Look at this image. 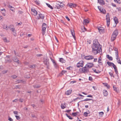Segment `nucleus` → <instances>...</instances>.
<instances>
[{
    "label": "nucleus",
    "mask_w": 121,
    "mask_h": 121,
    "mask_svg": "<svg viewBox=\"0 0 121 121\" xmlns=\"http://www.w3.org/2000/svg\"><path fill=\"white\" fill-rule=\"evenodd\" d=\"M92 48V52L95 54L96 55L98 53L102 52V50L100 45L98 42V40L95 39L93 40Z\"/></svg>",
    "instance_id": "obj_1"
},
{
    "label": "nucleus",
    "mask_w": 121,
    "mask_h": 121,
    "mask_svg": "<svg viewBox=\"0 0 121 121\" xmlns=\"http://www.w3.org/2000/svg\"><path fill=\"white\" fill-rule=\"evenodd\" d=\"M80 70L84 73H88L89 72L88 68L86 65L84 67L80 69Z\"/></svg>",
    "instance_id": "obj_2"
},
{
    "label": "nucleus",
    "mask_w": 121,
    "mask_h": 121,
    "mask_svg": "<svg viewBox=\"0 0 121 121\" xmlns=\"http://www.w3.org/2000/svg\"><path fill=\"white\" fill-rule=\"evenodd\" d=\"M106 20L107 25L108 27L110 24V18L109 14L108 13H107L106 16Z\"/></svg>",
    "instance_id": "obj_3"
},
{
    "label": "nucleus",
    "mask_w": 121,
    "mask_h": 121,
    "mask_svg": "<svg viewBox=\"0 0 121 121\" xmlns=\"http://www.w3.org/2000/svg\"><path fill=\"white\" fill-rule=\"evenodd\" d=\"M44 63L45 65L46 66L47 69H49V60L47 59H45L44 61Z\"/></svg>",
    "instance_id": "obj_4"
},
{
    "label": "nucleus",
    "mask_w": 121,
    "mask_h": 121,
    "mask_svg": "<svg viewBox=\"0 0 121 121\" xmlns=\"http://www.w3.org/2000/svg\"><path fill=\"white\" fill-rule=\"evenodd\" d=\"M46 25V24L45 23H43L42 24V30L43 32V35L45 33L46 29L47 27Z\"/></svg>",
    "instance_id": "obj_5"
},
{
    "label": "nucleus",
    "mask_w": 121,
    "mask_h": 121,
    "mask_svg": "<svg viewBox=\"0 0 121 121\" xmlns=\"http://www.w3.org/2000/svg\"><path fill=\"white\" fill-rule=\"evenodd\" d=\"M84 65V62L83 61H80L77 64L76 66L77 67L79 68L82 67Z\"/></svg>",
    "instance_id": "obj_6"
},
{
    "label": "nucleus",
    "mask_w": 121,
    "mask_h": 121,
    "mask_svg": "<svg viewBox=\"0 0 121 121\" xmlns=\"http://www.w3.org/2000/svg\"><path fill=\"white\" fill-rule=\"evenodd\" d=\"M113 50L116 51L115 52V53L116 56V59L117 60H118L119 59L118 49L117 48H113Z\"/></svg>",
    "instance_id": "obj_7"
},
{
    "label": "nucleus",
    "mask_w": 121,
    "mask_h": 121,
    "mask_svg": "<svg viewBox=\"0 0 121 121\" xmlns=\"http://www.w3.org/2000/svg\"><path fill=\"white\" fill-rule=\"evenodd\" d=\"M59 2V3H60V4H57L56 5V7H55L57 9H60L64 7V6H63L62 5V3H61L60 2Z\"/></svg>",
    "instance_id": "obj_8"
},
{
    "label": "nucleus",
    "mask_w": 121,
    "mask_h": 121,
    "mask_svg": "<svg viewBox=\"0 0 121 121\" xmlns=\"http://www.w3.org/2000/svg\"><path fill=\"white\" fill-rule=\"evenodd\" d=\"M44 14L40 13L38 15L37 18V19H43L44 18Z\"/></svg>",
    "instance_id": "obj_9"
},
{
    "label": "nucleus",
    "mask_w": 121,
    "mask_h": 121,
    "mask_svg": "<svg viewBox=\"0 0 121 121\" xmlns=\"http://www.w3.org/2000/svg\"><path fill=\"white\" fill-rule=\"evenodd\" d=\"M94 59V56L91 55L86 56L85 59L86 60H90Z\"/></svg>",
    "instance_id": "obj_10"
},
{
    "label": "nucleus",
    "mask_w": 121,
    "mask_h": 121,
    "mask_svg": "<svg viewBox=\"0 0 121 121\" xmlns=\"http://www.w3.org/2000/svg\"><path fill=\"white\" fill-rule=\"evenodd\" d=\"M86 65L89 69V68H91L93 66L94 64L91 63H88Z\"/></svg>",
    "instance_id": "obj_11"
},
{
    "label": "nucleus",
    "mask_w": 121,
    "mask_h": 121,
    "mask_svg": "<svg viewBox=\"0 0 121 121\" xmlns=\"http://www.w3.org/2000/svg\"><path fill=\"white\" fill-rule=\"evenodd\" d=\"M98 8L100 11L101 13L104 14H105L106 13L105 10L104 9H101L100 7L99 6H98Z\"/></svg>",
    "instance_id": "obj_12"
},
{
    "label": "nucleus",
    "mask_w": 121,
    "mask_h": 121,
    "mask_svg": "<svg viewBox=\"0 0 121 121\" xmlns=\"http://www.w3.org/2000/svg\"><path fill=\"white\" fill-rule=\"evenodd\" d=\"M70 32L71 34L73 37L74 39L75 40L76 39V38L75 36V33L74 30L73 29H72L70 30Z\"/></svg>",
    "instance_id": "obj_13"
},
{
    "label": "nucleus",
    "mask_w": 121,
    "mask_h": 121,
    "mask_svg": "<svg viewBox=\"0 0 121 121\" xmlns=\"http://www.w3.org/2000/svg\"><path fill=\"white\" fill-rule=\"evenodd\" d=\"M97 28L100 33H101L104 32V29L103 27H97Z\"/></svg>",
    "instance_id": "obj_14"
},
{
    "label": "nucleus",
    "mask_w": 121,
    "mask_h": 121,
    "mask_svg": "<svg viewBox=\"0 0 121 121\" xmlns=\"http://www.w3.org/2000/svg\"><path fill=\"white\" fill-rule=\"evenodd\" d=\"M13 60L14 61L16 62L18 64L19 63V60L17 59V57L16 56H14L13 57Z\"/></svg>",
    "instance_id": "obj_15"
},
{
    "label": "nucleus",
    "mask_w": 121,
    "mask_h": 121,
    "mask_svg": "<svg viewBox=\"0 0 121 121\" xmlns=\"http://www.w3.org/2000/svg\"><path fill=\"white\" fill-rule=\"evenodd\" d=\"M117 36L112 34L111 38V41H113L116 39Z\"/></svg>",
    "instance_id": "obj_16"
},
{
    "label": "nucleus",
    "mask_w": 121,
    "mask_h": 121,
    "mask_svg": "<svg viewBox=\"0 0 121 121\" xmlns=\"http://www.w3.org/2000/svg\"><path fill=\"white\" fill-rule=\"evenodd\" d=\"M68 6L70 8L74 7L76 6V4H73V3H71L68 4Z\"/></svg>",
    "instance_id": "obj_17"
},
{
    "label": "nucleus",
    "mask_w": 121,
    "mask_h": 121,
    "mask_svg": "<svg viewBox=\"0 0 121 121\" xmlns=\"http://www.w3.org/2000/svg\"><path fill=\"white\" fill-rule=\"evenodd\" d=\"M72 91V90L70 89L69 90L65 92V94L67 95H70Z\"/></svg>",
    "instance_id": "obj_18"
},
{
    "label": "nucleus",
    "mask_w": 121,
    "mask_h": 121,
    "mask_svg": "<svg viewBox=\"0 0 121 121\" xmlns=\"http://www.w3.org/2000/svg\"><path fill=\"white\" fill-rule=\"evenodd\" d=\"M98 3H99L100 5H103L105 4L104 0H98Z\"/></svg>",
    "instance_id": "obj_19"
},
{
    "label": "nucleus",
    "mask_w": 121,
    "mask_h": 121,
    "mask_svg": "<svg viewBox=\"0 0 121 121\" xmlns=\"http://www.w3.org/2000/svg\"><path fill=\"white\" fill-rule=\"evenodd\" d=\"M118 30L117 29H116L113 32L112 34L116 36L118 35Z\"/></svg>",
    "instance_id": "obj_20"
},
{
    "label": "nucleus",
    "mask_w": 121,
    "mask_h": 121,
    "mask_svg": "<svg viewBox=\"0 0 121 121\" xmlns=\"http://www.w3.org/2000/svg\"><path fill=\"white\" fill-rule=\"evenodd\" d=\"M33 13V14L34 15H36L37 14V12L35 9H31Z\"/></svg>",
    "instance_id": "obj_21"
},
{
    "label": "nucleus",
    "mask_w": 121,
    "mask_h": 121,
    "mask_svg": "<svg viewBox=\"0 0 121 121\" xmlns=\"http://www.w3.org/2000/svg\"><path fill=\"white\" fill-rule=\"evenodd\" d=\"M115 22V23L116 24L115 27L116 26L117 24L119 22L118 20V19L116 17H115L113 18Z\"/></svg>",
    "instance_id": "obj_22"
},
{
    "label": "nucleus",
    "mask_w": 121,
    "mask_h": 121,
    "mask_svg": "<svg viewBox=\"0 0 121 121\" xmlns=\"http://www.w3.org/2000/svg\"><path fill=\"white\" fill-rule=\"evenodd\" d=\"M103 93L104 95L105 96H106L108 95V93L106 90H104L103 91Z\"/></svg>",
    "instance_id": "obj_23"
},
{
    "label": "nucleus",
    "mask_w": 121,
    "mask_h": 121,
    "mask_svg": "<svg viewBox=\"0 0 121 121\" xmlns=\"http://www.w3.org/2000/svg\"><path fill=\"white\" fill-rule=\"evenodd\" d=\"M101 56H99V60L98 61V63L99 64V65H103L102 62H101Z\"/></svg>",
    "instance_id": "obj_24"
},
{
    "label": "nucleus",
    "mask_w": 121,
    "mask_h": 121,
    "mask_svg": "<svg viewBox=\"0 0 121 121\" xmlns=\"http://www.w3.org/2000/svg\"><path fill=\"white\" fill-rule=\"evenodd\" d=\"M103 84L104 85V86L106 87L108 89H109L110 87V85H108L107 83H103Z\"/></svg>",
    "instance_id": "obj_25"
},
{
    "label": "nucleus",
    "mask_w": 121,
    "mask_h": 121,
    "mask_svg": "<svg viewBox=\"0 0 121 121\" xmlns=\"http://www.w3.org/2000/svg\"><path fill=\"white\" fill-rule=\"evenodd\" d=\"M114 90L117 92H118V88L117 87H115L114 85H113V87Z\"/></svg>",
    "instance_id": "obj_26"
},
{
    "label": "nucleus",
    "mask_w": 121,
    "mask_h": 121,
    "mask_svg": "<svg viewBox=\"0 0 121 121\" xmlns=\"http://www.w3.org/2000/svg\"><path fill=\"white\" fill-rule=\"evenodd\" d=\"M67 71L65 70H62L61 72L59 74V75L60 76H62Z\"/></svg>",
    "instance_id": "obj_27"
},
{
    "label": "nucleus",
    "mask_w": 121,
    "mask_h": 121,
    "mask_svg": "<svg viewBox=\"0 0 121 121\" xmlns=\"http://www.w3.org/2000/svg\"><path fill=\"white\" fill-rule=\"evenodd\" d=\"M89 23V21L88 20L85 19L83 21V24L84 25H86V24Z\"/></svg>",
    "instance_id": "obj_28"
},
{
    "label": "nucleus",
    "mask_w": 121,
    "mask_h": 121,
    "mask_svg": "<svg viewBox=\"0 0 121 121\" xmlns=\"http://www.w3.org/2000/svg\"><path fill=\"white\" fill-rule=\"evenodd\" d=\"M61 108L63 109H64L66 107V105L65 104H61Z\"/></svg>",
    "instance_id": "obj_29"
},
{
    "label": "nucleus",
    "mask_w": 121,
    "mask_h": 121,
    "mask_svg": "<svg viewBox=\"0 0 121 121\" xmlns=\"http://www.w3.org/2000/svg\"><path fill=\"white\" fill-rule=\"evenodd\" d=\"M106 56L107 58L111 60H113L112 57L111 56H109V55H106Z\"/></svg>",
    "instance_id": "obj_30"
},
{
    "label": "nucleus",
    "mask_w": 121,
    "mask_h": 121,
    "mask_svg": "<svg viewBox=\"0 0 121 121\" xmlns=\"http://www.w3.org/2000/svg\"><path fill=\"white\" fill-rule=\"evenodd\" d=\"M79 113V112H73L72 113V115L73 116H77L78 114Z\"/></svg>",
    "instance_id": "obj_31"
},
{
    "label": "nucleus",
    "mask_w": 121,
    "mask_h": 121,
    "mask_svg": "<svg viewBox=\"0 0 121 121\" xmlns=\"http://www.w3.org/2000/svg\"><path fill=\"white\" fill-rule=\"evenodd\" d=\"M59 61L60 62L62 63H65V60H64V59L62 58H60L59 60Z\"/></svg>",
    "instance_id": "obj_32"
},
{
    "label": "nucleus",
    "mask_w": 121,
    "mask_h": 121,
    "mask_svg": "<svg viewBox=\"0 0 121 121\" xmlns=\"http://www.w3.org/2000/svg\"><path fill=\"white\" fill-rule=\"evenodd\" d=\"M36 65H30L29 66V67L33 69L34 68L36 67Z\"/></svg>",
    "instance_id": "obj_33"
},
{
    "label": "nucleus",
    "mask_w": 121,
    "mask_h": 121,
    "mask_svg": "<svg viewBox=\"0 0 121 121\" xmlns=\"http://www.w3.org/2000/svg\"><path fill=\"white\" fill-rule=\"evenodd\" d=\"M107 63L108 65L109 66H112V64L113 63L112 62H110L108 61L107 62Z\"/></svg>",
    "instance_id": "obj_34"
},
{
    "label": "nucleus",
    "mask_w": 121,
    "mask_h": 121,
    "mask_svg": "<svg viewBox=\"0 0 121 121\" xmlns=\"http://www.w3.org/2000/svg\"><path fill=\"white\" fill-rule=\"evenodd\" d=\"M86 57V56H85V55H83L82 54L81 55V57L82 58V59L83 60L84 59H85Z\"/></svg>",
    "instance_id": "obj_35"
},
{
    "label": "nucleus",
    "mask_w": 121,
    "mask_h": 121,
    "mask_svg": "<svg viewBox=\"0 0 121 121\" xmlns=\"http://www.w3.org/2000/svg\"><path fill=\"white\" fill-rule=\"evenodd\" d=\"M91 100H92V99H91L86 98L84 100L81 101L82 102V101H86Z\"/></svg>",
    "instance_id": "obj_36"
},
{
    "label": "nucleus",
    "mask_w": 121,
    "mask_h": 121,
    "mask_svg": "<svg viewBox=\"0 0 121 121\" xmlns=\"http://www.w3.org/2000/svg\"><path fill=\"white\" fill-rule=\"evenodd\" d=\"M55 68L56 69H57L59 67V66L56 63L54 64Z\"/></svg>",
    "instance_id": "obj_37"
},
{
    "label": "nucleus",
    "mask_w": 121,
    "mask_h": 121,
    "mask_svg": "<svg viewBox=\"0 0 121 121\" xmlns=\"http://www.w3.org/2000/svg\"><path fill=\"white\" fill-rule=\"evenodd\" d=\"M46 4L47 6L49 8H50L51 9H53L52 7L51 6L50 4H48L46 3Z\"/></svg>",
    "instance_id": "obj_38"
},
{
    "label": "nucleus",
    "mask_w": 121,
    "mask_h": 121,
    "mask_svg": "<svg viewBox=\"0 0 121 121\" xmlns=\"http://www.w3.org/2000/svg\"><path fill=\"white\" fill-rule=\"evenodd\" d=\"M114 1L118 4H120L121 1L120 0H114Z\"/></svg>",
    "instance_id": "obj_39"
},
{
    "label": "nucleus",
    "mask_w": 121,
    "mask_h": 121,
    "mask_svg": "<svg viewBox=\"0 0 121 121\" xmlns=\"http://www.w3.org/2000/svg\"><path fill=\"white\" fill-rule=\"evenodd\" d=\"M73 69V67L72 66H70L69 67H67L66 68V69H67L68 70H71L72 69Z\"/></svg>",
    "instance_id": "obj_40"
},
{
    "label": "nucleus",
    "mask_w": 121,
    "mask_h": 121,
    "mask_svg": "<svg viewBox=\"0 0 121 121\" xmlns=\"http://www.w3.org/2000/svg\"><path fill=\"white\" fill-rule=\"evenodd\" d=\"M88 113L87 112H84L83 113V116L85 117H86L88 116Z\"/></svg>",
    "instance_id": "obj_41"
},
{
    "label": "nucleus",
    "mask_w": 121,
    "mask_h": 121,
    "mask_svg": "<svg viewBox=\"0 0 121 121\" xmlns=\"http://www.w3.org/2000/svg\"><path fill=\"white\" fill-rule=\"evenodd\" d=\"M33 86L35 88H38L40 87V86L38 85H34Z\"/></svg>",
    "instance_id": "obj_42"
},
{
    "label": "nucleus",
    "mask_w": 121,
    "mask_h": 121,
    "mask_svg": "<svg viewBox=\"0 0 121 121\" xmlns=\"http://www.w3.org/2000/svg\"><path fill=\"white\" fill-rule=\"evenodd\" d=\"M15 117L17 120H18L20 119V117L19 116L16 115Z\"/></svg>",
    "instance_id": "obj_43"
},
{
    "label": "nucleus",
    "mask_w": 121,
    "mask_h": 121,
    "mask_svg": "<svg viewBox=\"0 0 121 121\" xmlns=\"http://www.w3.org/2000/svg\"><path fill=\"white\" fill-rule=\"evenodd\" d=\"M112 66H113L114 69L117 68L116 66L114 65V64L113 63L112 64Z\"/></svg>",
    "instance_id": "obj_44"
},
{
    "label": "nucleus",
    "mask_w": 121,
    "mask_h": 121,
    "mask_svg": "<svg viewBox=\"0 0 121 121\" xmlns=\"http://www.w3.org/2000/svg\"><path fill=\"white\" fill-rule=\"evenodd\" d=\"M109 74L111 77H113V78L114 77V76L113 75V74L112 73H111V72H109Z\"/></svg>",
    "instance_id": "obj_45"
},
{
    "label": "nucleus",
    "mask_w": 121,
    "mask_h": 121,
    "mask_svg": "<svg viewBox=\"0 0 121 121\" xmlns=\"http://www.w3.org/2000/svg\"><path fill=\"white\" fill-rule=\"evenodd\" d=\"M115 71L116 72V73L117 75L118 74V72L117 71V68L114 69Z\"/></svg>",
    "instance_id": "obj_46"
},
{
    "label": "nucleus",
    "mask_w": 121,
    "mask_h": 121,
    "mask_svg": "<svg viewBox=\"0 0 121 121\" xmlns=\"http://www.w3.org/2000/svg\"><path fill=\"white\" fill-rule=\"evenodd\" d=\"M8 120L10 121H13V120L11 117H9V118Z\"/></svg>",
    "instance_id": "obj_47"
},
{
    "label": "nucleus",
    "mask_w": 121,
    "mask_h": 121,
    "mask_svg": "<svg viewBox=\"0 0 121 121\" xmlns=\"http://www.w3.org/2000/svg\"><path fill=\"white\" fill-rule=\"evenodd\" d=\"M4 41L5 42H8V40L7 39V38H5L4 39Z\"/></svg>",
    "instance_id": "obj_48"
},
{
    "label": "nucleus",
    "mask_w": 121,
    "mask_h": 121,
    "mask_svg": "<svg viewBox=\"0 0 121 121\" xmlns=\"http://www.w3.org/2000/svg\"><path fill=\"white\" fill-rule=\"evenodd\" d=\"M10 30H11L13 32V31H14L15 30V29L14 28H11L10 29Z\"/></svg>",
    "instance_id": "obj_49"
},
{
    "label": "nucleus",
    "mask_w": 121,
    "mask_h": 121,
    "mask_svg": "<svg viewBox=\"0 0 121 121\" xmlns=\"http://www.w3.org/2000/svg\"><path fill=\"white\" fill-rule=\"evenodd\" d=\"M13 32V34L14 36H16L17 35V34L16 33V31L15 30Z\"/></svg>",
    "instance_id": "obj_50"
},
{
    "label": "nucleus",
    "mask_w": 121,
    "mask_h": 121,
    "mask_svg": "<svg viewBox=\"0 0 121 121\" xmlns=\"http://www.w3.org/2000/svg\"><path fill=\"white\" fill-rule=\"evenodd\" d=\"M87 43H89V44H90L91 43V41L90 40H88L87 41Z\"/></svg>",
    "instance_id": "obj_51"
},
{
    "label": "nucleus",
    "mask_w": 121,
    "mask_h": 121,
    "mask_svg": "<svg viewBox=\"0 0 121 121\" xmlns=\"http://www.w3.org/2000/svg\"><path fill=\"white\" fill-rule=\"evenodd\" d=\"M13 113L14 114H16L17 115H18V112L17 111H14L13 112Z\"/></svg>",
    "instance_id": "obj_52"
},
{
    "label": "nucleus",
    "mask_w": 121,
    "mask_h": 121,
    "mask_svg": "<svg viewBox=\"0 0 121 121\" xmlns=\"http://www.w3.org/2000/svg\"><path fill=\"white\" fill-rule=\"evenodd\" d=\"M36 56L37 57H40L41 56H43V55L42 54H37L36 55Z\"/></svg>",
    "instance_id": "obj_53"
},
{
    "label": "nucleus",
    "mask_w": 121,
    "mask_h": 121,
    "mask_svg": "<svg viewBox=\"0 0 121 121\" xmlns=\"http://www.w3.org/2000/svg\"><path fill=\"white\" fill-rule=\"evenodd\" d=\"M11 77L13 78H15L17 77V76L15 75H13L11 76Z\"/></svg>",
    "instance_id": "obj_54"
},
{
    "label": "nucleus",
    "mask_w": 121,
    "mask_h": 121,
    "mask_svg": "<svg viewBox=\"0 0 121 121\" xmlns=\"http://www.w3.org/2000/svg\"><path fill=\"white\" fill-rule=\"evenodd\" d=\"M35 3H36V4L37 5H39L40 4V3H39V1H35Z\"/></svg>",
    "instance_id": "obj_55"
},
{
    "label": "nucleus",
    "mask_w": 121,
    "mask_h": 121,
    "mask_svg": "<svg viewBox=\"0 0 121 121\" xmlns=\"http://www.w3.org/2000/svg\"><path fill=\"white\" fill-rule=\"evenodd\" d=\"M99 115H103L104 114V113L102 112H99Z\"/></svg>",
    "instance_id": "obj_56"
},
{
    "label": "nucleus",
    "mask_w": 121,
    "mask_h": 121,
    "mask_svg": "<svg viewBox=\"0 0 121 121\" xmlns=\"http://www.w3.org/2000/svg\"><path fill=\"white\" fill-rule=\"evenodd\" d=\"M65 17L66 19L67 20H68L69 21H70V19L67 16H66Z\"/></svg>",
    "instance_id": "obj_57"
},
{
    "label": "nucleus",
    "mask_w": 121,
    "mask_h": 121,
    "mask_svg": "<svg viewBox=\"0 0 121 121\" xmlns=\"http://www.w3.org/2000/svg\"><path fill=\"white\" fill-rule=\"evenodd\" d=\"M89 80L90 81H92V78L90 76L89 77Z\"/></svg>",
    "instance_id": "obj_58"
},
{
    "label": "nucleus",
    "mask_w": 121,
    "mask_h": 121,
    "mask_svg": "<svg viewBox=\"0 0 121 121\" xmlns=\"http://www.w3.org/2000/svg\"><path fill=\"white\" fill-rule=\"evenodd\" d=\"M117 9L118 11H121V8L120 7L117 8Z\"/></svg>",
    "instance_id": "obj_59"
},
{
    "label": "nucleus",
    "mask_w": 121,
    "mask_h": 121,
    "mask_svg": "<svg viewBox=\"0 0 121 121\" xmlns=\"http://www.w3.org/2000/svg\"><path fill=\"white\" fill-rule=\"evenodd\" d=\"M117 62L118 63L120 64L121 65V61L120 59H119L117 61Z\"/></svg>",
    "instance_id": "obj_60"
},
{
    "label": "nucleus",
    "mask_w": 121,
    "mask_h": 121,
    "mask_svg": "<svg viewBox=\"0 0 121 121\" xmlns=\"http://www.w3.org/2000/svg\"><path fill=\"white\" fill-rule=\"evenodd\" d=\"M71 111V110H66L65 111V112H67L68 113L69 112Z\"/></svg>",
    "instance_id": "obj_61"
},
{
    "label": "nucleus",
    "mask_w": 121,
    "mask_h": 121,
    "mask_svg": "<svg viewBox=\"0 0 121 121\" xmlns=\"http://www.w3.org/2000/svg\"><path fill=\"white\" fill-rule=\"evenodd\" d=\"M67 117L70 119H73V118L71 117L70 116L68 115Z\"/></svg>",
    "instance_id": "obj_62"
},
{
    "label": "nucleus",
    "mask_w": 121,
    "mask_h": 121,
    "mask_svg": "<svg viewBox=\"0 0 121 121\" xmlns=\"http://www.w3.org/2000/svg\"><path fill=\"white\" fill-rule=\"evenodd\" d=\"M18 13L19 14H22L23 13V12L22 11H19L18 12Z\"/></svg>",
    "instance_id": "obj_63"
},
{
    "label": "nucleus",
    "mask_w": 121,
    "mask_h": 121,
    "mask_svg": "<svg viewBox=\"0 0 121 121\" xmlns=\"http://www.w3.org/2000/svg\"><path fill=\"white\" fill-rule=\"evenodd\" d=\"M101 72V71L99 70H98L96 71V73H100Z\"/></svg>",
    "instance_id": "obj_64"
}]
</instances>
